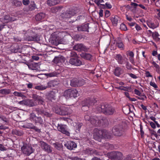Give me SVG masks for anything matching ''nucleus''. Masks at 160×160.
I'll use <instances>...</instances> for the list:
<instances>
[{"mask_svg": "<svg viewBox=\"0 0 160 160\" xmlns=\"http://www.w3.org/2000/svg\"><path fill=\"white\" fill-rule=\"evenodd\" d=\"M99 112H102L106 115H111L115 112V110L113 107L107 104H102L100 106L96 108Z\"/></svg>", "mask_w": 160, "mask_h": 160, "instance_id": "f257e3e1", "label": "nucleus"}, {"mask_svg": "<svg viewBox=\"0 0 160 160\" xmlns=\"http://www.w3.org/2000/svg\"><path fill=\"white\" fill-rule=\"evenodd\" d=\"M127 127V124L122 122L113 127L112 129V132L115 136H120L125 133Z\"/></svg>", "mask_w": 160, "mask_h": 160, "instance_id": "f03ea898", "label": "nucleus"}, {"mask_svg": "<svg viewBox=\"0 0 160 160\" xmlns=\"http://www.w3.org/2000/svg\"><path fill=\"white\" fill-rule=\"evenodd\" d=\"M78 95V91L74 88H70L64 91L63 95L66 98L73 97L75 98Z\"/></svg>", "mask_w": 160, "mask_h": 160, "instance_id": "7ed1b4c3", "label": "nucleus"}, {"mask_svg": "<svg viewBox=\"0 0 160 160\" xmlns=\"http://www.w3.org/2000/svg\"><path fill=\"white\" fill-rule=\"evenodd\" d=\"M96 102L94 98H88L82 101V109L83 110H87L89 107L93 105Z\"/></svg>", "mask_w": 160, "mask_h": 160, "instance_id": "20e7f679", "label": "nucleus"}, {"mask_svg": "<svg viewBox=\"0 0 160 160\" xmlns=\"http://www.w3.org/2000/svg\"><path fill=\"white\" fill-rule=\"evenodd\" d=\"M84 118L86 121H90L92 124L95 126H98L101 122L100 119L96 116L91 118L89 115H86L85 116Z\"/></svg>", "mask_w": 160, "mask_h": 160, "instance_id": "39448f33", "label": "nucleus"}, {"mask_svg": "<svg viewBox=\"0 0 160 160\" xmlns=\"http://www.w3.org/2000/svg\"><path fill=\"white\" fill-rule=\"evenodd\" d=\"M76 13L77 12L75 9H72L70 11L62 13L59 17V18L61 20H65L66 19L71 18L74 16Z\"/></svg>", "mask_w": 160, "mask_h": 160, "instance_id": "423d86ee", "label": "nucleus"}, {"mask_svg": "<svg viewBox=\"0 0 160 160\" xmlns=\"http://www.w3.org/2000/svg\"><path fill=\"white\" fill-rule=\"evenodd\" d=\"M55 112L57 114L61 115H68L70 113L69 111V109L65 107H56Z\"/></svg>", "mask_w": 160, "mask_h": 160, "instance_id": "0eeeda50", "label": "nucleus"}, {"mask_svg": "<svg viewBox=\"0 0 160 160\" xmlns=\"http://www.w3.org/2000/svg\"><path fill=\"white\" fill-rule=\"evenodd\" d=\"M73 49L79 52L82 51L88 52H89L90 50L89 47H87L82 43H78L76 44L73 46Z\"/></svg>", "mask_w": 160, "mask_h": 160, "instance_id": "6e6552de", "label": "nucleus"}, {"mask_svg": "<svg viewBox=\"0 0 160 160\" xmlns=\"http://www.w3.org/2000/svg\"><path fill=\"white\" fill-rule=\"evenodd\" d=\"M39 143L41 148L43 151L48 153H52V147L50 145L42 141L39 142Z\"/></svg>", "mask_w": 160, "mask_h": 160, "instance_id": "1a4fd4ad", "label": "nucleus"}, {"mask_svg": "<svg viewBox=\"0 0 160 160\" xmlns=\"http://www.w3.org/2000/svg\"><path fill=\"white\" fill-rule=\"evenodd\" d=\"M85 83V82L83 79L79 80L76 78H74L71 80L70 84L73 87H76L81 86Z\"/></svg>", "mask_w": 160, "mask_h": 160, "instance_id": "9d476101", "label": "nucleus"}, {"mask_svg": "<svg viewBox=\"0 0 160 160\" xmlns=\"http://www.w3.org/2000/svg\"><path fill=\"white\" fill-rule=\"evenodd\" d=\"M122 153L119 152H112L108 153L109 158L113 160L120 159L122 158Z\"/></svg>", "mask_w": 160, "mask_h": 160, "instance_id": "9b49d317", "label": "nucleus"}, {"mask_svg": "<svg viewBox=\"0 0 160 160\" xmlns=\"http://www.w3.org/2000/svg\"><path fill=\"white\" fill-rule=\"evenodd\" d=\"M58 130L62 133L67 136H69L70 133L68 131L67 125L61 124H58L57 126Z\"/></svg>", "mask_w": 160, "mask_h": 160, "instance_id": "f8f14e48", "label": "nucleus"}, {"mask_svg": "<svg viewBox=\"0 0 160 160\" xmlns=\"http://www.w3.org/2000/svg\"><path fill=\"white\" fill-rule=\"evenodd\" d=\"M69 62L71 65L76 66H79L82 64V62L78 57L70 58Z\"/></svg>", "mask_w": 160, "mask_h": 160, "instance_id": "ddd939ff", "label": "nucleus"}, {"mask_svg": "<svg viewBox=\"0 0 160 160\" xmlns=\"http://www.w3.org/2000/svg\"><path fill=\"white\" fill-rule=\"evenodd\" d=\"M93 138L95 140L99 142L101 141V135L102 132L101 130H99L97 128H95L93 131Z\"/></svg>", "mask_w": 160, "mask_h": 160, "instance_id": "4468645a", "label": "nucleus"}, {"mask_svg": "<svg viewBox=\"0 0 160 160\" xmlns=\"http://www.w3.org/2000/svg\"><path fill=\"white\" fill-rule=\"evenodd\" d=\"M77 30L79 32H89V24H82L79 25L77 27Z\"/></svg>", "mask_w": 160, "mask_h": 160, "instance_id": "2eb2a0df", "label": "nucleus"}, {"mask_svg": "<svg viewBox=\"0 0 160 160\" xmlns=\"http://www.w3.org/2000/svg\"><path fill=\"white\" fill-rule=\"evenodd\" d=\"M64 146L69 150H72L77 147V144L72 141H69L64 144Z\"/></svg>", "mask_w": 160, "mask_h": 160, "instance_id": "dca6fc26", "label": "nucleus"}, {"mask_svg": "<svg viewBox=\"0 0 160 160\" xmlns=\"http://www.w3.org/2000/svg\"><path fill=\"white\" fill-rule=\"evenodd\" d=\"M30 147L27 144H24L21 148V150L23 154L27 156L30 155Z\"/></svg>", "mask_w": 160, "mask_h": 160, "instance_id": "f3484780", "label": "nucleus"}, {"mask_svg": "<svg viewBox=\"0 0 160 160\" xmlns=\"http://www.w3.org/2000/svg\"><path fill=\"white\" fill-rule=\"evenodd\" d=\"M115 60L119 64H123L125 63V60L122 55L120 54L116 55L114 57Z\"/></svg>", "mask_w": 160, "mask_h": 160, "instance_id": "a211bd4d", "label": "nucleus"}, {"mask_svg": "<svg viewBox=\"0 0 160 160\" xmlns=\"http://www.w3.org/2000/svg\"><path fill=\"white\" fill-rule=\"evenodd\" d=\"M48 88V85H44L41 84H39L34 86H33L32 85L31 83V88H33L42 91Z\"/></svg>", "mask_w": 160, "mask_h": 160, "instance_id": "6ab92c4d", "label": "nucleus"}, {"mask_svg": "<svg viewBox=\"0 0 160 160\" xmlns=\"http://www.w3.org/2000/svg\"><path fill=\"white\" fill-rule=\"evenodd\" d=\"M32 98L35 100H37L39 104L44 105L45 102L44 99L41 96H39L36 94H33L32 95Z\"/></svg>", "mask_w": 160, "mask_h": 160, "instance_id": "aec40b11", "label": "nucleus"}, {"mask_svg": "<svg viewBox=\"0 0 160 160\" xmlns=\"http://www.w3.org/2000/svg\"><path fill=\"white\" fill-rule=\"evenodd\" d=\"M80 55L82 58L87 60L91 61L92 59V55L89 53L82 52Z\"/></svg>", "mask_w": 160, "mask_h": 160, "instance_id": "412c9836", "label": "nucleus"}, {"mask_svg": "<svg viewBox=\"0 0 160 160\" xmlns=\"http://www.w3.org/2000/svg\"><path fill=\"white\" fill-rule=\"evenodd\" d=\"M35 121L36 123L38 122L42 124L43 122L42 119L40 117H37L34 113H32L31 114V119Z\"/></svg>", "mask_w": 160, "mask_h": 160, "instance_id": "4be33fe9", "label": "nucleus"}, {"mask_svg": "<svg viewBox=\"0 0 160 160\" xmlns=\"http://www.w3.org/2000/svg\"><path fill=\"white\" fill-rule=\"evenodd\" d=\"M124 72V70L120 67H116L114 72V75L117 77H119Z\"/></svg>", "mask_w": 160, "mask_h": 160, "instance_id": "5701e85b", "label": "nucleus"}, {"mask_svg": "<svg viewBox=\"0 0 160 160\" xmlns=\"http://www.w3.org/2000/svg\"><path fill=\"white\" fill-rule=\"evenodd\" d=\"M84 152L86 154L92 155L93 154L96 155H99L98 152L96 150L91 148H88L84 151Z\"/></svg>", "mask_w": 160, "mask_h": 160, "instance_id": "b1692460", "label": "nucleus"}, {"mask_svg": "<svg viewBox=\"0 0 160 160\" xmlns=\"http://www.w3.org/2000/svg\"><path fill=\"white\" fill-rule=\"evenodd\" d=\"M65 60V58L62 56H59L58 57H55L54 59V61L55 63H57L59 62H63Z\"/></svg>", "mask_w": 160, "mask_h": 160, "instance_id": "393cba45", "label": "nucleus"}, {"mask_svg": "<svg viewBox=\"0 0 160 160\" xmlns=\"http://www.w3.org/2000/svg\"><path fill=\"white\" fill-rule=\"evenodd\" d=\"M60 2V0H48L47 4L49 6H52L58 4Z\"/></svg>", "mask_w": 160, "mask_h": 160, "instance_id": "a878e982", "label": "nucleus"}, {"mask_svg": "<svg viewBox=\"0 0 160 160\" xmlns=\"http://www.w3.org/2000/svg\"><path fill=\"white\" fill-rule=\"evenodd\" d=\"M56 97V93L54 91H51L48 94V98L50 100H55Z\"/></svg>", "mask_w": 160, "mask_h": 160, "instance_id": "bb28decb", "label": "nucleus"}, {"mask_svg": "<svg viewBox=\"0 0 160 160\" xmlns=\"http://www.w3.org/2000/svg\"><path fill=\"white\" fill-rule=\"evenodd\" d=\"M62 8L63 7L61 6L52 7L51 8V12L52 13H56L58 11H60Z\"/></svg>", "mask_w": 160, "mask_h": 160, "instance_id": "cd10ccee", "label": "nucleus"}, {"mask_svg": "<svg viewBox=\"0 0 160 160\" xmlns=\"http://www.w3.org/2000/svg\"><path fill=\"white\" fill-rule=\"evenodd\" d=\"M15 19H14L13 18H11L9 15H7L4 16L3 18V22L5 23H8L10 21H14Z\"/></svg>", "mask_w": 160, "mask_h": 160, "instance_id": "c85d7f7f", "label": "nucleus"}, {"mask_svg": "<svg viewBox=\"0 0 160 160\" xmlns=\"http://www.w3.org/2000/svg\"><path fill=\"white\" fill-rule=\"evenodd\" d=\"M45 17V14L44 13H40L36 16L37 21H40L43 19Z\"/></svg>", "mask_w": 160, "mask_h": 160, "instance_id": "c756f323", "label": "nucleus"}, {"mask_svg": "<svg viewBox=\"0 0 160 160\" xmlns=\"http://www.w3.org/2000/svg\"><path fill=\"white\" fill-rule=\"evenodd\" d=\"M119 19V17L117 16L111 18V20L113 25L117 26Z\"/></svg>", "mask_w": 160, "mask_h": 160, "instance_id": "7c9ffc66", "label": "nucleus"}, {"mask_svg": "<svg viewBox=\"0 0 160 160\" xmlns=\"http://www.w3.org/2000/svg\"><path fill=\"white\" fill-rule=\"evenodd\" d=\"M102 132V134H101V139L102 138H108V136H109V133L107 130H101Z\"/></svg>", "mask_w": 160, "mask_h": 160, "instance_id": "2f4dec72", "label": "nucleus"}, {"mask_svg": "<svg viewBox=\"0 0 160 160\" xmlns=\"http://www.w3.org/2000/svg\"><path fill=\"white\" fill-rule=\"evenodd\" d=\"M18 103L22 105H28L30 103V100L28 99L19 102Z\"/></svg>", "mask_w": 160, "mask_h": 160, "instance_id": "473e14b6", "label": "nucleus"}, {"mask_svg": "<svg viewBox=\"0 0 160 160\" xmlns=\"http://www.w3.org/2000/svg\"><path fill=\"white\" fill-rule=\"evenodd\" d=\"M10 90L9 89H3L0 90V93L3 94H8L10 93Z\"/></svg>", "mask_w": 160, "mask_h": 160, "instance_id": "72a5a7b5", "label": "nucleus"}, {"mask_svg": "<svg viewBox=\"0 0 160 160\" xmlns=\"http://www.w3.org/2000/svg\"><path fill=\"white\" fill-rule=\"evenodd\" d=\"M152 64L155 68L156 72L158 73H160V68L159 66L154 61H153Z\"/></svg>", "mask_w": 160, "mask_h": 160, "instance_id": "f704fd0d", "label": "nucleus"}, {"mask_svg": "<svg viewBox=\"0 0 160 160\" xmlns=\"http://www.w3.org/2000/svg\"><path fill=\"white\" fill-rule=\"evenodd\" d=\"M149 32L152 34V37L154 39H156L158 38L159 36L158 33L157 32H152L150 30H148Z\"/></svg>", "mask_w": 160, "mask_h": 160, "instance_id": "c9c22d12", "label": "nucleus"}, {"mask_svg": "<svg viewBox=\"0 0 160 160\" xmlns=\"http://www.w3.org/2000/svg\"><path fill=\"white\" fill-rule=\"evenodd\" d=\"M119 41H120V40H119V41L117 42V46L118 47L120 48L121 50H123L124 48V45L122 42Z\"/></svg>", "mask_w": 160, "mask_h": 160, "instance_id": "e433bc0d", "label": "nucleus"}, {"mask_svg": "<svg viewBox=\"0 0 160 160\" xmlns=\"http://www.w3.org/2000/svg\"><path fill=\"white\" fill-rule=\"evenodd\" d=\"M39 38L37 34H35L33 36L31 37V41H37L38 40Z\"/></svg>", "mask_w": 160, "mask_h": 160, "instance_id": "4c0bfd02", "label": "nucleus"}, {"mask_svg": "<svg viewBox=\"0 0 160 160\" xmlns=\"http://www.w3.org/2000/svg\"><path fill=\"white\" fill-rule=\"evenodd\" d=\"M38 8L36 7V5L35 4L34 2H31V10H37Z\"/></svg>", "mask_w": 160, "mask_h": 160, "instance_id": "58836bf2", "label": "nucleus"}, {"mask_svg": "<svg viewBox=\"0 0 160 160\" xmlns=\"http://www.w3.org/2000/svg\"><path fill=\"white\" fill-rule=\"evenodd\" d=\"M40 113L47 117H50L52 116L51 114L49 112L43 110H41Z\"/></svg>", "mask_w": 160, "mask_h": 160, "instance_id": "ea45409f", "label": "nucleus"}, {"mask_svg": "<svg viewBox=\"0 0 160 160\" xmlns=\"http://www.w3.org/2000/svg\"><path fill=\"white\" fill-rule=\"evenodd\" d=\"M54 148L60 150L62 149V145L58 143H55L53 144Z\"/></svg>", "mask_w": 160, "mask_h": 160, "instance_id": "a19ab883", "label": "nucleus"}, {"mask_svg": "<svg viewBox=\"0 0 160 160\" xmlns=\"http://www.w3.org/2000/svg\"><path fill=\"white\" fill-rule=\"evenodd\" d=\"M123 110L127 111V112H124L126 114H128L131 112L130 107L128 105L126 107H123Z\"/></svg>", "mask_w": 160, "mask_h": 160, "instance_id": "79ce46f5", "label": "nucleus"}, {"mask_svg": "<svg viewBox=\"0 0 160 160\" xmlns=\"http://www.w3.org/2000/svg\"><path fill=\"white\" fill-rule=\"evenodd\" d=\"M120 28L122 30L126 31L127 30L126 26L124 23H122L120 25Z\"/></svg>", "mask_w": 160, "mask_h": 160, "instance_id": "37998d69", "label": "nucleus"}, {"mask_svg": "<svg viewBox=\"0 0 160 160\" xmlns=\"http://www.w3.org/2000/svg\"><path fill=\"white\" fill-rule=\"evenodd\" d=\"M12 133L13 134L17 135L18 136H20L22 134V133L21 132H20L19 131L16 130H12Z\"/></svg>", "mask_w": 160, "mask_h": 160, "instance_id": "c03bdc74", "label": "nucleus"}, {"mask_svg": "<svg viewBox=\"0 0 160 160\" xmlns=\"http://www.w3.org/2000/svg\"><path fill=\"white\" fill-rule=\"evenodd\" d=\"M0 119L5 122L7 123L8 122V118L4 116L0 115Z\"/></svg>", "mask_w": 160, "mask_h": 160, "instance_id": "a18cd8bd", "label": "nucleus"}, {"mask_svg": "<svg viewBox=\"0 0 160 160\" xmlns=\"http://www.w3.org/2000/svg\"><path fill=\"white\" fill-rule=\"evenodd\" d=\"M70 56L71 58H72V57H78L77 54V53L73 51H71V52L70 53Z\"/></svg>", "mask_w": 160, "mask_h": 160, "instance_id": "49530a36", "label": "nucleus"}, {"mask_svg": "<svg viewBox=\"0 0 160 160\" xmlns=\"http://www.w3.org/2000/svg\"><path fill=\"white\" fill-rule=\"evenodd\" d=\"M140 97H137V98L140 100H144L145 99H146L147 98V97L144 95L142 94L141 95V96H140Z\"/></svg>", "mask_w": 160, "mask_h": 160, "instance_id": "de8ad7c7", "label": "nucleus"}, {"mask_svg": "<svg viewBox=\"0 0 160 160\" xmlns=\"http://www.w3.org/2000/svg\"><path fill=\"white\" fill-rule=\"evenodd\" d=\"M94 2L96 3L98 6H99L100 5H101V3L104 2L103 0H95L94 1Z\"/></svg>", "mask_w": 160, "mask_h": 160, "instance_id": "09e8293b", "label": "nucleus"}, {"mask_svg": "<svg viewBox=\"0 0 160 160\" xmlns=\"http://www.w3.org/2000/svg\"><path fill=\"white\" fill-rule=\"evenodd\" d=\"M13 94L15 96H17L22 97L24 96L22 93L18 92H13Z\"/></svg>", "mask_w": 160, "mask_h": 160, "instance_id": "8fccbe9b", "label": "nucleus"}, {"mask_svg": "<svg viewBox=\"0 0 160 160\" xmlns=\"http://www.w3.org/2000/svg\"><path fill=\"white\" fill-rule=\"evenodd\" d=\"M130 89V88L129 87H124L121 86V90H123L125 91H128Z\"/></svg>", "mask_w": 160, "mask_h": 160, "instance_id": "3c124183", "label": "nucleus"}, {"mask_svg": "<svg viewBox=\"0 0 160 160\" xmlns=\"http://www.w3.org/2000/svg\"><path fill=\"white\" fill-rule=\"evenodd\" d=\"M7 150V148L5 147L3 145L0 144V151H6Z\"/></svg>", "mask_w": 160, "mask_h": 160, "instance_id": "603ef678", "label": "nucleus"}, {"mask_svg": "<svg viewBox=\"0 0 160 160\" xmlns=\"http://www.w3.org/2000/svg\"><path fill=\"white\" fill-rule=\"evenodd\" d=\"M128 53L127 55H128L130 56V57H134V54L132 51H128L127 52Z\"/></svg>", "mask_w": 160, "mask_h": 160, "instance_id": "864d4df0", "label": "nucleus"}, {"mask_svg": "<svg viewBox=\"0 0 160 160\" xmlns=\"http://www.w3.org/2000/svg\"><path fill=\"white\" fill-rule=\"evenodd\" d=\"M110 15V12L109 11L106 10L105 12V17L106 18L109 17Z\"/></svg>", "mask_w": 160, "mask_h": 160, "instance_id": "5fc2aeb1", "label": "nucleus"}, {"mask_svg": "<svg viewBox=\"0 0 160 160\" xmlns=\"http://www.w3.org/2000/svg\"><path fill=\"white\" fill-rule=\"evenodd\" d=\"M128 74L129 75V76L131 77L133 79H136L138 77L135 74L132 73H128Z\"/></svg>", "mask_w": 160, "mask_h": 160, "instance_id": "6e6d98bb", "label": "nucleus"}, {"mask_svg": "<svg viewBox=\"0 0 160 160\" xmlns=\"http://www.w3.org/2000/svg\"><path fill=\"white\" fill-rule=\"evenodd\" d=\"M134 92L136 94L138 95L139 96H141V95H142L141 92L139 90H137V89H135L134 90Z\"/></svg>", "mask_w": 160, "mask_h": 160, "instance_id": "4d7b16f0", "label": "nucleus"}, {"mask_svg": "<svg viewBox=\"0 0 160 160\" xmlns=\"http://www.w3.org/2000/svg\"><path fill=\"white\" fill-rule=\"evenodd\" d=\"M150 125L151 126L153 129H155L156 128L155 123L152 122H149Z\"/></svg>", "mask_w": 160, "mask_h": 160, "instance_id": "13d9d810", "label": "nucleus"}, {"mask_svg": "<svg viewBox=\"0 0 160 160\" xmlns=\"http://www.w3.org/2000/svg\"><path fill=\"white\" fill-rule=\"evenodd\" d=\"M22 3L25 5H28L29 3V0H22Z\"/></svg>", "mask_w": 160, "mask_h": 160, "instance_id": "bf43d9fd", "label": "nucleus"}, {"mask_svg": "<svg viewBox=\"0 0 160 160\" xmlns=\"http://www.w3.org/2000/svg\"><path fill=\"white\" fill-rule=\"evenodd\" d=\"M31 129H34L36 131L38 132H40V130L36 126L31 127Z\"/></svg>", "mask_w": 160, "mask_h": 160, "instance_id": "052dcab7", "label": "nucleus"}, {"mask_svg": "<svg viewBox=\"0 0 160 160\" xmlns=\"http://www.w3.org/2000/svg\"><path fill=\"white\" fill-rule=\"evenodd\" d=\"M14 4L16 6H18V5L20 6L22 4L21 2L20 1H18L17 0H15L14 1Z\"/></svg>", "mask_w": 160, "mask_h": 160, "instance_id": "680f3d73", "label": "nucleus"}, {"mask_svg": "<svg viewBox=\"0 0 160 160\" xmlns=\"http://www.w3.org/2000/svg\"><path fill=\"white\" fill-rule=\"evenodd\" d=\"M37 105V102L35 100L34 101H31V106H33Z\"/></svg>", "mask_w": 160, "mask_h": 160, "instance_id": "e2e57ef3", "label": "nucleus"}, {"mask_svg": "<svg viewBox=\"0 0 160 160\" xmlns=\"http://www.w3.org/2000/svg\"><path fill=\"white\" fill-rule=\"evenodd\" d=\"M146 77H152V76L151 75L149 71H147L145 73Z\"/></svg>", "mask_w": 160, "mask_h": 160, "instance_id": "0e129e2a", "label": "nucleus"}, {"mask_svg": "<svg viewBox=\"0 0 160 160\" xmlns=\"http://www.w3.org/2000/svg\"><path fill=\"white\" fill-rule=\"evenodd\" d=\"M135 27L136 30L138 31L141 30L142 29V28L141 27L137 24H136L135 26Z\"/></svg>", "mask_w": 160, "mask_h": 160, "instance_id": "69168bd1", "label": "nucleus"}, {"mask_svg": "<svg viewBox=\"0 0 160 160\" xmlns=\"http://www.w3.org/2000/svg\"><path fill=\"white\" fill-rule=\"evenodd\" d=\"M33 64L32 63H31V69H32L33 70H36L38 69L37 68L33 66Z\"/></svg>", "mask_w": 160, "mask_h": 160, "instance_id": "338daca9", "label": "nucleus"}, {"mask_svg": "<svg viewBox=\"0 0 160 160\" xmlns=\"http://www.w3.org/2000/svg\"><path fill=\"white\" fill-rule=\"evenodd\" d=\"M150 84L151 86L155 88H156L158 87L156 84L154 82H150Z\"/></svg>", "mask_w": 160, "mask_h": 160, "instance_id": "774afa93", "label": "nucleus"}]
</instances>
